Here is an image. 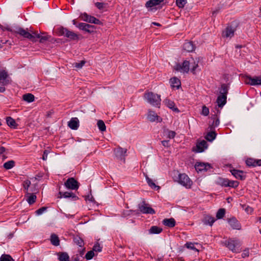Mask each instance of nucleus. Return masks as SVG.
<instances>
[{"instance_id": "f257e3e1", "label": "nucleus", "mask_w": 261, "mask_h": 261, "mask_svg": "<svg viewBox=\"0 0 261 261\" xmlns=\"http://www.w3.org/2000/svg\"><path fill=\"white\" fill-rule=\"evenodd\" d=\"M198 67V61H184L182 64H177L174 67V70L183 73H188L190 70L193 74H196Z\"/></svg>"}, {"instance_id": "680f3d73", "label": "nucleus", "mask_w": 261, "mask_h": 261, "mask_svg": "<svg viewBox=\"0 0 261 261\" xmlns=\"http://www.w3.org/2000/svg\"><path fill=\"white\" fill-rule=\"evenodd\" d=\"M48 153H49V151L48 150H45L44 151L43 154V156H42V160H43L45 161V160H47V155H48Z\"/></svg>"}, {"instance_id": "a18cd8bd", "label": "nucleus", "mask_w": 261, "mask_h": 261, "mask_svg": "<svg viewBox=\"0 0 261 261\" xmlns=\"http://www.w3.org/2000/svg\"><path fill=\"white\" fill-rule=\"evenodd\" d=\"M59 259L60 261H69V256L67 253L63 252L60 254Z\"/></svg>"}, {"instance_id": "a19ab883", "label": "nucleus", "mask_w": 261, "mask_h": 261, "mask_svg": "<svg viewBox=\"0 0 261 261\" xmlns=\"http://www.w3.org/2000/svg\"><path fill=\"white\" fill-rule=\"evenodd\" d=\"M15 165V162L13 160L9 161L4 164V167L7 169L9 170L12 168Z\"/></svg>"}, {"instance_id": "7ed1b4c3", "label": "nucleus", "mask_w": 261, "mask_h": 261, "mask_svg": "<svg viewBox=\"0 0 261 261\" xmlns=\"http://www.w3.org/2000/svg\"><path fill=\"white\" fill-rule=\"evenodd\" d=\"M145 99L151 105L160 108L161 105V96L152 92H146L144 93Z\"/></svg>"}, {"instance_id": "423d86ee", "label": "nucleus", "mask_w": 261, "mask_h": 261, "mask_svg": "<svg viewBox=\"0 0 261 261\" xmlns=\"http://www.w3.org/2000/svg\"><path fill=\"white\" fill-rule=\"evenodd\" d=\"M178 182L187 188H190L192 185V181L186 174H179L178 176Z\"/></svg>"}, {"instance_id": "cd10ccee", "label": "nucleus", "mask_w": 261, "mask_h": 261, "mask_svg": "<svg viewBox=\"0 0 261 261\" xmlns=\"http://www.w3.org/2000/svg\"><path fill=\"white\" fill-rule=\"evenodd\" d=\"M52 245L58 246L60 245V240L57 235L55 233L51 234L50 239Z\"/></svg>"}, {"instance_id": "1a4fd4ad", "label": "nucleus", "mask_w": 261, "mask_h": 261, "mask_svg": "<svg viewBox=\"0 0 261 261\" xmlns=\"http://www.w3.org/2000/svg\"><path fill=\"white\" fill-rule=\"evenodd\" d=\"M138 207L140 211L143 214H153L155 213V211L144 201L139 204Z\"/></svg>"}, {"instance_id": "412c9836", "label": "nucleus", "mask_w": 261, "mask_h": 261, "mask_svg": "<svg viewBox=\"0 0 261 261\" xmlns=\"http://www.w3.org/2000/svg\"><path fill=\"white\" fill-rule=\"evenodd\" d=\"M68 126L72 129H77L79 127V121L76 117L72 118L68 122Z\"/></svg>"}, {"instance_id": "72a5a7b5", "label": "nucleus", "mask_w": 261, "mask_h": 261, "mask_svg": "<svg viewBox=\"0 0 261 261\" xmlns=\"http://www.w3.org/2000/svg\"><path fill=\"white\" fill-rule=\"evenodd\" d=\"M31 185V181L29 180H24L23 182V187L26 195L30 194V192H32V190H29V187Z\"/></svg>"}, {"instance_id": "f3484780", "label": "nucleus", "mask_w": 261, "mask_h": 261, "mask_svg": "<svg viewBox=\"0 0 261 261\" xmlns=\"http://www.w3.org/2000/svg\"><path fill=\"white\" fill-rule=\"evenodd\" d=\"M8 77V74L7 72L5 71H0V84L5 86L8 84L9 83V80L7 79Z\"/></svg>"}, {"instance_id": "ea45409f", "label": "nucleus", "mask_w": 261, "mask_h": 261, "mask_svg": "<svg viewBox=\"0 0 261 261\" xmlns=\"http://www.w3.org/2000/svg\"><path fill=\"white\" fill-rule=\"evenodd\" d=\"M216 134L215 132H209L205 136V138L208 141H213L216 138Z\"/></svg>"}, {"instance_id": "dca6fc26", "label": "nucleus", "mask_w": 261, "mask_h": 261, "mask_svg": "<svg viewBox=\"0 0 261 261\" xmlns=\"http://www.w3.org/2000/svg\"><path fill=\"white\" fill-rule=\"evenodd\" d=\"M74 242L75 244H76L80 247L81 248L80 250H79L80 254L81 256H82L84 254V252L85 251V248H83L84 245V241L83 240L79 237H75L74 238Z\"/></svg>"}, {"instance_id": "c85d7f7f", "label": "nucleus", "mask_w": 261, "mask_h": 261, "mask_svg": "<svg viewBox=\"0 0 261 261\" xmlns=\"http://www.w3.org/2000/svg\"><path fill=\"white\" fill-rule=\"evenodd\" d=\"M183 49L188 52L192 51L194 49V46L192 42H185L183 45Z\"/></svg>"}, {"instance_id": "f03ea898", "label": "nucleus", "mask_w": 261, "mask_h": 261, "mask_svg": "<svg viewBox=\"0 0 261 261\" xmlns=\"http://www.w3.org/2000/svg\"><path fill=\"white\" fill-rule=\"evenodd\" d=\"M11 32L13 34H18L23 38L29 39L31 41L35 40V38L33 37L34 31L31 28L30 29H24L20 27H15L13 30H11Z\"/></svg>"}, {"instance_id": "864d4df0", "label": "nucleus", "mask_w": 261, "mask_h": 261, "mask_svg": "<svg viewBox=\"0 0 261 261\" xmlns=\"http://www.w3.org/2000/svg\"><path fill=\"white\" fill-rule=\"evenodd\" d=\"M209 109L205 106L202 107L201 114L203 116H207L209 114Z\"/></svg>"}, {"instance_id": "bf43d9fd", "label": "nucleus", "mask_w": 261, "mask_h": 261, "mask_svg": "<svg viewBox=\"0 0 261 261\" xmlns=\"http://www.w3.org/2000/svg\"><path fill=\"white\" fill-rule=\"evenodd\" d=\"M93 251L96 252H100L101 251V247L99 244H95L93 247Z\"/></svg>"}, {"instance_id": "c03bdc74", "label": "nucleus", "mask_w": 261, "mask_h": 261, "mask_svg": "<svg viewBox=\"0 0 261 261\" xmlns=\"http://www.w3.org/2000/svg\"><path fill=\"white\" fill-rule=\"evenodd\" d=\"M187 3V0H175L176 5L179 8H183Z\"/></svg>"}, {"instance_id": "4be33fe9", "label": "nucleus", "mask_w": 261, "mask_h": 261, "mask_svg": "<svg viewBox=\"0 0 261 261\" xmlns=\"http://www.w3.org/2000/svg\"><path fill=\"white\" fill-rule=\"evenodd\" d=\"M163 1L164 0H149L146 3L145 6L146 8L150 9V10H152L153 7L159 5L163 2Z\"/></svg>"}, {"instance_id": "5fc2aeb1", "label": "nucleus", "mask_w": 261, "mask_h": 261, "mask_svg": "<svg viewBox=\"0 0 261 261\" xmlns=\"http://www.w3.org/2000/svg\"><path fill=\"white\" fill-rule=\"evenodd\" d=\"M186 246L189 249L195 250L196 251H198V250L195 247L194 244L192 243H187L186 244Z\"/></svg>"}, {"instance_id": "338daca9", "label": "nucleus", "mask_w": 261, "mask_h": 261, "mask_svg": "<svg viewBox=\"0 0 261 261\" xmlns=\"http://www.w3.org/2000/svg\"><path fill=\"white\" fill-rule=\"evenodd\" d=\"M256 166H261V160H256Z\"/></svg>"}, {"instance_id": "bb28decb", "label": "nucleus", "mask_w": 261, "mask_h": 261, "mask_svg": "<svg viewBox=\"0 0 261 261\" xmlns=\"http://www.w3.org/2000/svg\"><path fill=\"white\" fill-rule=\"evenodd\" d=\"M126 152V149L122 148H117L115 150V153L116 155L119 158L123 157Z\"/></svg>"}, {"instance_id": "a878e982", "label": "nucleus", "mask_w": 261, "mask_h": 261, "mask_svg": "<svg viewBox=\"0 0 261 261\" xmlns=\"http://www.w3.org/2000/svg\"><path fill=\"white\" fill-rule=\"evenodd\" d=\"M227 96L219 95L217 99V103L219 107H222L226 102Z\"/></svg>"}, {"instance_id": "9b49d317", "label": "nucleus", "mask_w": 261, "mask_h": 261, "mask_svg": "<svg viewBox=\"0 0 261 261\" xmlns=\"http://www.w3.org/2000/svg\"><path fill=\"white\" fill-rule=\"evenodd\" d=\"M81 17L82 18V19L85 21H87L89 23H94L96 24H101V22L99 19H97L94 16L89 15L86 13L82 14Z\"/></svg>"}, {"instance_id": "774afa93", "label": "nucleus", "mask_w": 261, "mask_h": 261, "mask_svg": "<svg viewBox=\"0 0 261 261\" xmlns=\"http://www.w3.org/2000/svg\"><path fill=\"white\" fill-rule=\"evenodd\" d=\"M5 91V88L3 86H0V92L3 93Z\"/></svg>"}, {"instance_id": "e2e57ef3", "label": "nucleus", "mask_w": 261, "mask_h": 261, "mask_svg": "<svg viewBox=\"0 0 261 261\" xmlns=\"http://www.w3.org/2000/svg\"><path fill=\"white\" fill-rule=\"evenodd\" d=\"M243 257H245L249 256V250H245L244 251L242 255Z\"/></svg>"}, {"instance_id": "6ab92c4d", "label": "nucleus", "mask_w": 261, "mask_h": 261, "mask_svg": "<svg viewBox=\"0 0 261 261\" xmlns=\"http://www.w3.org/2000/svg\"><path fill=\"white\" fill-rule=\"evenodd\" d=\"M207 147V144L205 140H202L197 143L196 145V152H201L206 149Z\"/></svg>"}, {"instance_id": "7c9ffc66", "label": "nucleus", "mask_w": 261, "mask_h": 261, "mask_svg": "<svg viewBox=\"0 0 261 261\" xmlns=\"http://www.w3.org/2000/svg\"><path fill=\"white\" fill-rule=\"evenodd\" d=\"M165 103L169 108L172 109L175 112H179L178 109L175 107V103L173 101L169 99H166Z\"/></svg>"}, {"instance_id": "58836bf2", "label": "nucleus", "mask_w": 261, "mask_h": 261, "mask_svg": "<svg viewBox=\"0 0 261 261\" xmlns=\"http://www.w3.org/2000/svg\"><path fill=\"white\" fill-rule=\"evenodd\" d=\"M60 194L61 195V197L64 198H76L75 195L72 192H60Z\"/></svg>"}, {"instance_id": "603ef678", "label": "nucleus", "mask_w": 261, "mask_h": 261, "mask_svg": "<svg viewBox=\"0 0 261 261\" xmlns=\"http://www.w3.org/2000/svg\"><path fill=\"white\" fill-rule=\"evenodd\" d=\"M228 187L231 188H236L239 185V182L237 181L230 180L228 181Z\"/></svg>"}, {"instance_id": "f704fd0d", "label": "nucleus", "mask_w": 261, "mask_h": 261, "mask_svg": "<svg viewBox=\"0 0 261 261\" xmlns=\"http://www.w3.org/2000/svg\"><path fill=\"white\" fill-rule=\"evenodd\" d=\"M170 84L173 87L179 88L180 85V81L178 78L174 77L170 79Z\"/></svg>"}, {"instance_id": "0eeeda50", "label": "nucleus", "mask_w": 261, "mask_h": 261, "mask_svg": "<svg viewBox=\"0 0 261 261\" xmlns=\"http://www.w3.org/2000/svg\"><path fill=\"white\" fill-rule=\"evenodd\" d=\"M244 82L246 84L252 86L261 85V76H255L252 77L247 75L244 77Z\"/></svg>"}, {"instance_id": "39448f33", "label": "nucleus", "mask_w": 261, "mask_h": 261, "mask_svg": "<svg viewBox=\"0 0 261 261\" xmlns=\"http://www.w3.org/2000/svg\"><path fill=\"white\" fill-rule=\"evenodd\" d=\"M225 245L232 252H238L240 251V243L238 240L229 239L226 241Z\"/></svg>"}, {"instance_id": "de8ad7c7", "label": "nucleus", "mask_w": 261, "mask_h": 261, "mask_svg": "<svg viewBox=\"0 0 261 261\" xmlns=\"http://www.w3.org/2000/svg\"><path fill=\"white\" fill-rule=\"evenodd\" d=\"M225 211L224 208H220L217 213L216 217L218 219L222 218L225 215Z\"/></svg>"}, {"instance_id": "2eb2a0df", "label": "nucleus", "mask_w": 261, "mask_h": 261, "mask_svg": "<svg viewBox=\"0 0 261 261\" xmlns=\"http://www.w3.org/2000/svg\"><path fill=\"white\" fill-rule=\"evenodd\" d=\"M77 27L80 30L85 31L88 33H92L94 31V26L85 23H80Z\"/></svg>"}, {"instance_id": "2f4dec72", "label": "nucleus", "mask_w": 261, "mask_h": 261, "mask_svg": "<svg viewBox=\"0 0 261 261\" xmlns=\"http://www.w3.org/2000/svg\"><path fill=\"white\" fill-rule=\"evenodd\" d=\"M147 118L149 121L153 122L155 121L156 120H158L159 117L154 112L150 111L148 112Z\"/></svg>"}, {"instance_id": "c756f323", "label": "nucleus", "mask_w": 261, "mask_h": 261, "mask_svg": "<svg viewBox=\"0 0 261 261\" xmlns=\"http://www.w3.org/2000/svg\"><path fill=\"white\" fill-rule=\"evenodd\" d=\"M163 223L166 226L173 227L175 225V221L173 218L165 219L163 221Z\"/></svg>"}, {"instance_id": "5701e85b", "label": "nucleus", "mask_w": 261, "mask_h": 261, "mask_svg": "<svg viewBox=\"0 0 261 261\" xmlns=\"http://www.w3.org/2000/svg\"><path fill=\"white\" fill-rule=\"evenodd\" d=\"M229 224L233 229H240L241 225L239 221L234 218H231L228 221Z\"/></svg>"}, {"instance_id": "3c124183", "label": "nucleus", "mask_w": 261, "mask_h": 261, "mask_svg": "<svg viewBox=\"0 0 261 261\" xmlns=\"http://www.w3.org/2000/svg\"><path fill=\"white\" fill-rule=\"evenodd\" d=\"M94 256V251L93 250H91V251H88L86 253V254L85 255V258L87 260H90V259H91Z\"/></svg>"}, {"instance_id": "09e8293b", "label": "nucleus", "mask_w": 261, "mask_h": 261, "mask_svg": "<svg viewBox=\"0 0 261 261\" xmlns=\"http://www.w3.org/2000/svg\"><path fill=\"white\" fill-rule=\"evenodd\" d=\"M255 162H256V160L250 158L246 160V163L247 165L248 166L255 167L256 166Z\"/></svg>"}, {"instance_id": "0e129e2a", "label": "nucleus", "mask_w": 261, "mask_h": 261, "mask_svg": "<svg viewBox=\"0 0 261 261\" xmlns=\"http://www.w3.org/2000/svg\"><path fill=\"white\" fill-rule=\"evenodd\" d=\"M162 145L165 147H168L169 145V141L164 140L162 141Z\"/></svg>"}, {"instance_id": "6e6d98bb", "label": "nucleus", "mask_w": 261, "mask_h": 261, "mask_svg": "<svg viewBox=\"0 0 261 261\" xmlns=\"http://www.w3.org/2000/svg\"><path fill=\"white\" fill-rule=\"evenodd\" d=\"M46 207H42L39 209L37 210L35 213L37 215H41L44 212H45L46 210Z\"/></svg>"}, {"instance_id": "052dcab7", "label": "nucleus", "mask_w": 261, "mask_h": 261, "mask_svg": "<svg viewBox=\"0 0 261 261\" xmlns=\"http://www.w3.org/2000/svg\"><path fill=\"white\" fill-rule=\"evenodd\" d=\"M95 5L99 10L102 9L104 7V4L102 3L97 2Z\"/></svg>"}, {"instance_id": "aec40b11", "label": "nucleus", "mask_w": 261, "mask_h": 261, "mask_svg": "<svg viewBox=\"0 0 261 261\" xmlns=\"http://www.w3.org/2000/svg\"><path fill=\"white\" fill-rule=\"evenodd\" d=\"M231 174L237 179L244 180L245 178V175L242 171L232 169L230 170Z\"/></svg>"}, {"instance_id": "b1692460", "label": "nucleus", "mask_w": 261, "mask_h": 261, "mask_svg": "<svg viewBox=\"0 0 261 261\" xmlns=\"http://www.w3.org/2000/svg\"><path fill=\"white\" fill-rule=\"evenodd\" d=\"M146 181L149 186L152 189L158 190L160 189V186H156L153 180L150 179L147 174H145Z\"/></svg>"}, {"instance_id": "4c0bfd02", "label": "nucleus", "mask_w": 261, "mask_h": 261, "mask_svg": "<svg viewBox=\"0 0 261 261\" xmlns=\"http://www.w3.org/2000/svg\"><path fill=\"white\" fill-rule=\"evenodd\" d=\"M23 97V99L25 101H27L28 102H33L34 101V96L31 94V93H28V94H24L22 96Z\"/></svg>"}, {"instance_id": "20e7f679", "label": "nucleus", "mask_w": 261, "mask_h": 261, "mask_svg": "<svg viewBox=\"0 0 261 261\" xmlns=\"http://www.w3.org/2000/svg\"><path fill=\"white\" fill-rule=\"evenodd\" d=\"M59 36H64L70 40H78L79 37L77 34L63 27H60L57 30Z\"/></svg>"}, {"instance_id": "49530a36", "label": "nucleus", "mask_w": 261, "mask_h": 261, "mask_svg": "<svg viewBox=\"0 0 261 261\" xmlns=\"http://www.w3.org/2000/svg\"><path fill=\"white\" fill-rule=\"evenodd\" d=\"M97 126L101 132H104L106 130V125L102 120H99L97 122Z\"/></svg>"}, {"instance_id": "13d9d810", "label": "nucleus", "mask_w": 261, "mask_h": 261, "mask_svg": "<svg viewBox=\"0 0 261 261\" xmlns=\"http://www.w3.org/2000/svg\"><path fill=\"white\" fill-rule=\"evenodd\" d=\"M85 64V62L84 61H82L80 63H75L74 64V67L77 68H81Z\"/></svg>"}, {"instance_id": "9d476101", "label": "nucleus", "mask_w": 261, "mask_h": 261, "mask_svg": "<svg viewBox=\"0 0 261 261\" xmlns=\"http://www.w3.org/2000/svg\"><path fill=\"white\" fill-rule=\"evenodd\" d=\"M64 186L71 190H77L79 187L77 181L73 177L69 178L64 183Z\"/></svg>"}, {"instance_id": "69168bd1", "label": "nucleus", "mask_w": 261, "mask_h": 261, "mask_svg": "<svg viewBox=\"0 0 261 261\" xmlns=\"http://www.w3.org/2000/svg\"><path fill=\"white\" fill-rule=\"evenodd\" d=\"M245 211L247 212V213H251L252 212V209L251 207H249L248 206L245 209Z\"/></svg>"}, {"instance_id": "ddd939ff", "label": "nucleus", "mask_w": 261, "mask_h": 261, "mask_svg": "<svg viewBox=\"0 0 261 261\" xmlns=\"http://www.w3.org/2000/svg\"><path fill=\"white\" fill-rule=\"evenodd\" d=\"M34 37L35 38V40L32 41V42H36L37 41V39H39L40 43H43L45 41L49 39L50 36L48 35L45 34L44 33H41V34H39L37 32L34 31Z\"/></svg>"}, {"instance_id": "e433bc0d", "label": "nucleus", "mask_w": 261, "mask_h": 261, "mask_svg": "<svg viewBox=\"0 0 261 261\" xmlns=\"http://www.w3.org/2000/svg\"><path fill=\"white\" fill-rule=\"evenodd\" d=\"M163 229L162 228L156 226H153L151 227L149 231L151 234H158L162 231Z\"/></svg>"}, {"instance_id": "4d7b16f0", "label": "nucleus", "mask_w": 261, "mask_h": 261, "mask_svg": "<svg viewBox=\"0 0 261 261\" xmlns=\"http://www.w3.org/2000/svg\"><path fill=\"white\" fill-rule=\"evenodd\" d=\"M176 133L174 131L168 130V138L169 139H173L175 136Z\"/></svg>"}, {"instance_id": "37998d69", "label": "nucleus", "mask_w": 261, "mask_h": 261, "mask_svg": "<svg viewBox=\"0 0 261 261\" xmlns=\"http://www.w3.org/2000/svg\"><path fill=\"white\" fill-rule=\"evenodd\" d=\"M220 95L226 96L228 93V87L225 84H222L220 91Z\"/></svg>"}, {"instance_id": "393cba45", "label": "nucleus", "mask_w": 261, "mask_h": 261, "mask_svg": "<svg viewBox=\"0 0 261 261\" xmlns=\"http://www.w3.org/2000/svg\"><path fill=\"white\" fill-rule=\"evenodd\" d=\"M215 221V219L209 215L205 216L202 220L203 223L205 225H209L210 226H212Z\"/></svg>"}, {"instance_id": "79ce46f5", "label": "nucleus", "mask_w": 261, "mask_h": 261, "mask_svg": "<svg viewBox=\"0 0 261 261\" xmlns=\"http://www.w3.org/2000/svg\"><path fill=\"white\" fill-rule=\"evenodd\" d=\"M0 261H14V259L9 254H2L0 257Z\"/></svg>"}, {"instance_id": "8fccbe9b", "label": "nucleus", "mask_w": 261, "mask_h": 261, "mask_svg": "<svg viewBox=\"0 0 261 261\" xmlns=\"http://www.w3.org/2000/svg\"><path fill=\"white\" fill-rule=\"evenodd\" d=\"M228 181L229 180L228 179L225 178H220L219 182L220 184L224 187H228Z\"/></svg>"}, {"instance_id": "a211bd4d", "label": "nucleus", "mask_w": 261, "mask_h": 261, "mask_svg": "<svg viewBox=\"0 0 261 261\" xmlns=\"http://www.w3.org/2000/svg\"><path fill=\"white\" fill-rule=\"evenodd\" d=\"M216 110L217 111V113L214 112V114L211 117V118L213 119V122L212 124V126L215 127L218 126L220 124V120L219 117H218V114H219L220 111H219L218 108H216Z\"/></svg>"}, {"instance_id": "473e14b6", "label": "nucleus", "mask_w": 261, "mask_h": 261, "mask_svg": "<svg viewBox=\"0 0 261 261\" xmlns=\"http://www.w3.org/2000/svg\"><path fill=\"white\" fill-rule=\"evenodd\" d=\"M26 196L27 197V201L29 204H32L35 202L37 197L34 194L30 193V194L26 195Z\"/></svg>"}, {"instance_id": "4468645a", "label": "nucleus", "mask_w": 261, "mask_h": 261, "mask_svg": "<svg viewBox=\"0 0 261 261\" xmlns=\"http://www.w3.org/2000/svg\"><path fill=\"white\" fill-rule=\"evenodd\" d=\"M195 168L197 172H200L206 171L212 167L209 164L197 163L195 164Z\"/></svg>"}, {"instance_id": "f8f14e48", "label": "nucleus", "mask_w": 261, "mask_h": 261, "mask_svg": "<svg viewBox=\"0 0 261 261\" xmlns=\"http://www.w3.org/2000/svg\"><path fill=\"white\" fill-rule=\"evenodd\" d=\"M236 31V27L231 25L227 26L222 33V36L225 38H232Z\"/></svg>"}, {"instance_id": "6e6552de", "label": "nucleus", "mask_w": 261, "mask_h": 261, "mask_svg": "<svg viewBox=\"0 0 261 261\" xmlns=\"http://www.w3.org/2000/svg\"><path fill=\"white\" fill-rule=\"evenodd\" d=\"M244 82L246 84L252 86L261 85V76H255L252 77L247 75L244 77Z\"/></svg>"}, {"instance_id": "c9c22d12", "label": "nucleus", "mask_w": 261, "mask_h": 261, "mask_svg": "<svg viewBox=\"0 0 261 261\" xmlns=\"http://www.w3.org/2000/svg\"><path fill=\"white\" fill-rule=\"evenodd\" d=\"M6 121L8 125L10 127L12 128H16L17 127V124L15 120L11 117H7Z\"/></svg>"}]
</instances>
